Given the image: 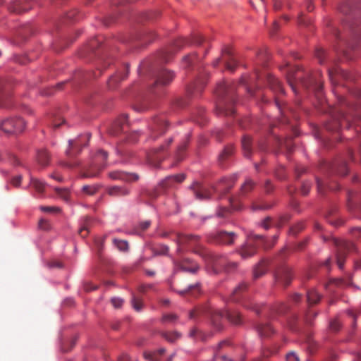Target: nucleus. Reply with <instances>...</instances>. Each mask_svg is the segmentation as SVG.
I'll use <instances>...</instances> for the list:
<instances>
[{"instance_id":"f257e3e1","label":"nucleus","mask_w":361,"mask_h":361,"mask_svg":"<svg viewBox=\"0 0 361 361\" xmlns=\"http://www.w3.org/2000/svg\"><path fill=\"white\" fill-rule=\"evenodd\" d=\"M277 238L276 235H274L273 241L269 243L263 235L250 234L248 237V242L240 250L241 257L245 259L253 256L257 252V247L259 245H262L264 249L272 247Z\"/></svg>"},{"instance_id":"f03ea898","label":"nucleus","mask_w":361,"mask_h":361,"mask_svg":"<svg viewBox=\"0 0 361 361\" xmlns=\"http://www.w3.org/2000/svg\"><path fill=\"white\" fill-rule=\"evenodd\" d=\"M176 240L178 246V252H181L185 247H188L192 249L197 254L201 255L203 258H205L207 256L206 251L204 250L200 243V236L178 233L176 235Z\"/></svg>"},{"instance_id":"7ed1b4c3","label":"nucleus","mask_w":361,"mask_h":361,"mask_svg":"<svg viewBox=\"0 0 361 361\" xmlns=\"http://www.w3.org/2000/svg\"><path fill=\"white\" fill-rule=\"evenodd\" d=\"M332 241L336 247L337 265L339 269H342L347 253L355 250V245L351 242L336 238H333Z\"/></svg>"},{"instance_id":"20e7f679","label":"nucleus","mask_w":361,"mask_h":361,"mask_svg":"<svg viewBox=\"0 0 361 361\" xmlns=\"http://www.w3.org/2000/svg\"><path fill=\"white\" fill-rule=\"evenodd\" d=\"M107 153L103 150H99L94 158L92 164L82 173V177L94 178L97 176L99 171L104 168Z\"/></svg>"},{"instance_id":"39448f33","label":"nucleus","mask_w":361,"mask_h":361,"mask_svg":"<svg viewBox=\"0 0 361 361\" xmlns=\"http://www.w3.org/2000/svg\"><path fill=\"white\" fill-rule=\"evenodd\" d=\"M168 122L164 117L154 118L149 124L148 139L154 141L164 135L168 129Z\"/></svg>"},{"instance_id":"423d86ee","label":"nucleus","mask_w":361,"mask_h":361,"mask_svg":"<svg viewBox=\"0 0 361 361\" xmlns=\"http://www.w3.org/2000/svg\"><path fill=\"white\" fill-rule=\"evenodd\" d=\"M25 126V121L19 117L6 119L0 123V128L8 134L20 133Z\"/></svg>"},{"instance_id":"0eeeda50","label":"nucleus","mask_w":361,"mask_h":361,"mask_svg":"<svg viewBox=\"0 0 361 361\" xmlns=\"http://www.w3.org/2000/svg\"><path fill=\"white\" fill-rule=\"evenodd\" d=\"M226 91V86L224 80L218 83L215 90L214 94L216 97V114L225 116L224 110V94Z\"/></svg>"},{"instance_id":"6e6552de","label":"nucleus","mask_w":361,"mask_h":361,"mask_svg":"<svg viewBox=\"0 0 361 361\" xmlns=\"http://www.w3.org/2000/svg\"><path fill=\"white\" fill-rule=\"evenodd\" d=\"M208 76V73H201L195 82L191 84L187 88V94L190 97H197L202 93L204 86L206 84L205 78Z\"/></svg>"},{"instance_id":"1a4fd4ad","label":"nucleus","mask_w":361,"mask_h":361,"mask_svg":"<svg viewBox=\"0 0 361 361\" xmlns=\"http://www.w3.org/2000/svg\"><path fill=\"white\" fill-rule=\"evenodd\" d=\"M275 282L283 286H288L293 279L291 269L287 266L279 268L274 274Z\"/></svg>"},{"instance_id":"9d476101","label":"nucleus","mask_w":361,"mask_h":361,"mask_svg":"<svg viewBox=\"0 0 361 361\" xmlns=\"http://www.w3.org/2000/svg\"><path fill=\"white\" fill-rule=\"evenodd\" d=\"M208 42L207 40L200 34H194L190 39L178 38L174 42V48L180 49L186 45L191 44L194 45H201L203 43Z\"/></svg>"},{"instance_id":"9b49d317","label":"nucleus","mask_w":361,"mask_h":361,"mask_svg":"<svg viewBox=\"0 0 361 361\" xmlns=\"http://www.w3.org/2000/svg\"><path fill=\"white\" fill-rule=\"evenodd\" d=\"M90 137V135L89 134H86L85 135H80L76 140H69V149L66 152V156L68 158H72L78 154L81 150L80 147V144L85 140L88 141Z\"/></svg>"},{"instance_id":"f8f14e48","label":"nucleus","mask_w":361,"mask_h":361,"mask_svg":"<svg viewBox=\"0 0 361 361\" xmlns=\"http://www.w3.org/2000/svg\"><path fill=\"white\" fill-rule=\"evenodd\" d=\"M128 128V116L126 114H123L112 124L109 129V133L112 135L116 136L121 133H126Z\"/></svg>"},{"instance_id":"ddd939ff","label":"nucleus","mask_w":361,"mask_h":361,"mask_svg":"<svg viewBox=\"0 0 361 361\" xmlns=\"http://www.w3.org/2000/svg\"><path fill=\"white\" fill-rule=\"evenodd\" d=\"M32 0H14L9 6L11 12L20 14L31 9L32 6Z\"/></svg>"},{"instance_id":"4468645a","label":"nucleus","mask_w":361,"mask_h":361,"mask_svg":"<svg viewBox=\"0 0 361 361\" xmlns=\"http://www.w3.org/2000/svg\"><path fill=\"white\" fill-rule=\"evenodd\" d=\"M106 193L113 197H122L130 195V189L126 185H112L106 189Z\"/></svg>"},{"instance_id":"2eb2a0df","label":"nucleus","mask_w":361,"mask_h":361,"mask_svg":"<svg viewBox=\"0 0 361 361\" xmlns=\"http://www.w3.org/2000/svg\"><path fill=\"white\" fill-rule=\"evenodd\" d=\"M190 189L192 190L193 193L197 200H207L211 197V191L204 185L197 182L192 184L190 186Z\"/></svg>"},{"instance_id":"dca6fc26","label":"nucleus","mask_w":361,"mask_h":361,"mask_svg":"<svg viewBox=\"0 0 361 361\" xmlns=\"http://www.w3.org/2000/svg\"><path fill=\"white\" fill-rule=\"evenodd\" d=\"M109 176L113 180H121L126 182H135L139 179V176L136 173H128L121 171L110 172Z\"/></svg>"},{"instance_id":"f3484780","label":"nucleus","mask_w":361,"mask_h":361,"mask_svg":"<svg viewBox=\"0 0 361 361\" xmlns=\"http://www.w3.org/2000/svg\"><path fill=\"white\" fill-rule=\"evenodd\" d=\"M174 78V73L166 69H161L157 74L155 85H166L169 84Z\"/></svg>"},{"instance_id":"a211bd4d","label":"nucleus","mask_w":361,"mask_h":361,"mask_svg":"<svg viewBox=\"0 0 361 361\" xmlns=\"http://www.w3.org/2000/svg\"><path fill=\"white\" fill-rule=\"evenodd\" d=\"M185 178V175L184 173L170 176L161 181V185L164 188H171L173 187L176 183H180L183 182Z\"/></svg>"},{"instance_id":"6ab92c4d","label":"nucleus","mask_w":361,"mask_h":361,"mask_svg":"<svg viewBox=\"0 0 361 361\" xmlns=\"http://www.w3.org/2000/svg\"><path fill=\"white\" fill-rule=\"evenodd\" d=\"M275 103L283 116L282 122H289V119L288 118L289 114H293L294 118H298V116L293 112L291 108L288 107L287 105H284V106H282V104L278 97L275 98Z\"/></svg>"},{"instance_id":"aec40b11","label":"nucleus","mask_w":361,"mask_h":361,"mask_svg":"<svg viewBox=\"0 0 361 361\" xmlns=\"http://www.w3.org/2000/svg\"><path fill=\"white\" fill-rule=\"evenodd\" d=\"M128 68H129L128 65H126L123 67V72H119V73H116V75H112L109 78V80L108 81V85H109V88H114L118 82L125 80L128 77Z\"/></svg>"},{"instance_id":"412c9836","label":"nucleus","mask_w":361,"mask_h":361,"mask_svg":"<svg viewBox=\"0 0 361 361\" xmlns=\"http://www.w3.org/2000/svg\"><path fill=\"white\" fill-rule=\"evenodd\" d=\"M224 320L223 313L219 310H214L211 314V322L212 326L217 330L222 329Z\"/></svg>"},{"instance_id":"4be33fe9","label":"nucleus","mask_w":361,"mask_h":361,"mask_svg":"<svg viewBox=\"0 0 361 361\" xmlns=\"http://www.w3.org/2000/svg\"><path fill=\"white\" fill-rule=\"evenodd\" d=\"M267 80L270 89L274 92L283 93V88L280 81L274 76L268 74Z\"/></svg>"},{"instance_id":"5701e85b","label":"nucleus","mask_w":361,"mask_h":361,"mask_svg":"<svg viewBox=\"0 0 361 361\" xmlns=\"http://www.w3.org/2000/svg\"><path fill=\"white\" fill-rule=\"evenodd\" d=\"M300 83L304 86L306 89L312 87L317 92L322 90V85L320 82H316L314 79L311 76L308 79H300Z\"/></svg>"},{"instance_id":"b1692460","label":"nucleus","mask_w":361,"mask_h":361,"mask_svg":"<svg viewBox=\"0 0 361 361\" xmlns=\"http://www.w3.org/2000/svg\"><path fill=\"white\" fill-rule=\"evenodd\" d=\"M189 142V137H188L185 140H183L178 147L177 150L176 152L175 158L177 161H181L185 154V150L187 149L188 145Z\"/></svg>"},{"instance_id":"393cba45","label":"nucleus","mask_w":361,"mask_h":361,"mask_svg":"<svg viewBox=\"0 0 361 361\" xmlns=\"http://www.w3.org/2000/svg\"><path fill=\"white\" fill-rule=\"evenodd\" d=\"M238 66V59L227 45V71H233Z\"/></svg>"},{"instance_id":"a878e982","label":"nucleus","mask_w":361,"mask_h":361,"mask_svg":"<svg viewBox=\"0 0 361 361\" xmlns=\"http://www.w3.org/2000/svg\"><path fill=\"white\" fill-rule=\"evenodd\" d=\"M268 267V262L267 260H262L255 268L253 276L255 279L264 275Z\"/></svg>"},{"instance_id":"bb28decb","label":"nucleus","mask_w":361,"mask_h":361,"mask_svg":"<svg viewBox=\"0 0 361 361\" xmlns=\"http://www.w3.org/2000/svg\"><path fill=\"white\" fill-rule=\"evenodd\" d=\"M260 336L268 337L274 333L272 327L267 323L259 324L257 327Z\"/></svg>"},{"instance_id":"cd10ccee","label":"nucleus","mask_w":361,"mask_h":361,"mask_svg":"<svg viewBox=\"0 0 361 361\" xmlns=\"http://www.w3.org/2000/svg\"><path fill=\"white\" fill-rule=\"evenodd\" d=\"M242 148L245 157H250L252 153V140L249 136H244L242 140Z\"/></svg>"},{"instance_id":"c85d7f7f","label":"nucleus","mask_w":361,"mask_h":361,"mask_svg":"<svg viewBox=\"0 0 361 361\" xmlns=\"http://www.w3.org/2000/svg\"><path fill=\"white\" fill-rule=\"evenodd\" d=\"M255 185L256 183L252 179L250 178H246L240 188L241 194L246 195L249 193L255 188Z\"/></svg>"},{"instance_id":"c756f323","label":"nucleus","mask_w":361,"mask_h":361,"mask_svg":"<svg viewBox=\"0 0 361 361\" xmlns=\"http://www.w3.org/2000/svg\"><path fill=\"white\" fill-rule=\"evenodd\" d=\"M165 353V349L161 348L158 350L150 352V353H145L144 356L146 360L149 361H159L160 357Z\"/></svg>"},{"instance_id":"7c9ffc66","label":"nucleus","mask_w":361,"mask_h":361,"mask_svg":"<svg viewBox=\"0 0 361 361\" xmlns=\"http://www.w3.org/2000/svg\"><path fill=\"white\" fill-rule=\"evenodd\" d=\"M208 269L212 274H219L221 270V266L219 260L209 258L208 262Z\"/></svg>"},{"instance_id":"2f4dec72","label":"nucleus","mask_w":361,"mask_h":361,"mask_svg":"<svg viewBox=\"0 0 361 361\" xmlns=\"http://www.w3.org/2000/svg\"><path fill=\"white\" fill-rule=\"evenodd\" d=\"M321 295L314 289H311L307 293V300L310 305L316 304L319 302Z\"/></svg>"},{"instance_id":"473e14b6","label":"nucleus","mask_w":361,"mask_h":361,"mask_svg":"<svg viewBox=\"0 0 361 361\" xmlns=\"http://www.w3.org/2000/svg\"><path fill=\"white\" fill-rule=\"evenodd\" d=\"M295 74H298V73L294 71L293 68H288L286 77H287V81L289 83L290 86L291 87L293 92H296V87L295 84V80L298 78L299 77L298 75H295Z\"/></svg>"},{"instance_id":"72a5a7b5","label":"nucleus","mask_w":361,"mask_h":361,"mask_svg":"<svg viewBox=\"0 0 361 361\" xmlns=\"http://www.w3.org/2000/svg\"><path fill=\"white\" fill-rule=\"evenodd\" d=\"M256 56L257 58V60L259 63L262 64H264L269 59V54L267 51V48L262 47L257 50Z\"/></svg>"},{"instance_id":"f704fd0d","label":"nucleus","mask_w":361,"mask_h":361,"mask_svg":"<svg viewBox=\"0 0 361 361\" xmlns=\"http://www.w3.org/2000/svg\"><path fill=\"white\" fill-rule=\"evenodd\" d=\"M49 160V154L46 149H41L37 153V161L42 166L48 164Z\"/></svg>"},{"instance_id":"c9c22d12","label":"nucleus","mask_w":361,"mask_h":361,"mask_svg":"<svg viewBox=\"0 0 361 361\" xmlns=\"http://www.w3.org/2000/svg\"><path fill=\"white\" fill-rule=\"evenodd\" d=\"M190 262V259H185L179 264L180 268L184 271L195 273L199 267L195 263H192L190 267L188 266Z\"/></svg>"},{"instance_id":"e433bc0d","label":"nucleus","mask_w":361,"mask_h":361,"mask_svg":"<svg viewBox=\"0 0 361 361\" xmlns=\"http://www.w3.org/2000/svg\"><path fill=\"white\" fill-rule=\"evenodd\" d=\"M30 185L35 189L39 193H42L45 188V183L37 178H30Z\"/></svg>"},{"instance_id":"4c0bfd02","label":"nucleus","mask_w":361,"mask_h":361,"mask_svg":"<svg viewBox=\"0 0 361 361\" xmlns=\"http://www.w3.org/2000/svg\"><path fill=\"white\" fill-rule=\"evenodd\" d=\"M100 188V185L98 184L94 185H85L82 188V191L86 195H94Z\"/></svg>"},{"instance_id":"58836bf2","label":"nucleus","mask_w":361,"mask_h":361,"mask_svg":"<svg viewBox=\"0 0 361 361\" xmlns=\"http://www.w3.org/2000/svg\"><path fill=\"white\" fill-rule=\"evenodd\" d=\"M114 245L122 252H127L129 248L128 243L126 240L114 238L113 240Z\"/></svg>"},{"instance_id":"ea45409f","label":"nucleus","mask_w":361,"mask_h":361,"mask_svg":"<svg viewBox=\"0 0 361 361\" xmlns=\"http://www.w3.org/2000/svg\"><path fill=\"white\" fill-rule=\"evenodd\" d=\"M90 223V219L88 216H85L83 221V224L81 226V228L79 229V234L82 237L85 238L88 233V227Z\"/></svg>"},{"instance_id":"a19ab883","label":"nucleus","mask_w":361,"mask_h":361,"mask_svg":"<svg viewBox=\"0 0 361 361\" xmlns=\"http://www.w3.org/2000/svg\"><path fill=\"white\" fill-rule=\"evenodd\" d=\"M133 307L137 312L142 310L143 307L142 299L135 295H133L131 300Z\"/></svg>"},{"instance_id":"79ce46f5","label":"nucleus","mask_w":361,"mask_h":361,"mask_svg":"<svg viewBox=\"0 0 361 361\" xmlns=\"http://www.w3.org/2000/svg\"><path fill=\"white\" fill-rule=\"evenodd\" d=\"M226 238L224 231L217 232L211 236V240L216 243H224Z\"/></svg>"},{"instance_id":"37998d69","label":"nucleus","mask_w":361,"mask_h":361,"mask_svg":"<svg viewBox=\"0 0 361 361\" xmlns=\"http://www.w3.org/2000/svg\"><path fill=\"white\" fill-rule=\"evenodd\" d=\"M227 321H230L233 324H238L241 322L240 317L237 312H230L227 310Z\"/></svg>"},{"instance_id":"c03bdc74","label":"nucleus","mask_w":361,"mask_h":361,"mask_svg":"<svg viewBox=\"0 0 361 361\" xmlns=\"http://www.w3.org/2000/svg\"><path fill=\"white\" fill-rule=\"evenodd\" d=\"M162 336L167 340L169 342H174L180 337V334L178 332H164L162 334Z\"/></svg>"},{"instance_id":"a18cd8bd","label":"nucleus","mask_w":361,"mask_h":361,"mask_svg":"<svg viewBox=\"0 0 361 361\" xmlns=\"http://www.w3.org/2000/svg\"><path fill=\"white\" fill-rule=\"evenodd\" d=\"M195 57V54H188L184 56L183 59V66L185 68L189 67L192 63Z\"/></svg>"},{"instance_id":"49530a36","label":"nucleus","mask_w":361,"mask_h":361,"mask_svg":"<svg viewBox=\"0 0 361 361\" xmlns=\"http://www.w3.org/2000/svg\"><path fill=\"white\" fill-rule=\"evenodd\" d=\"M279 143L281 147H285L289 152H291L293 148V144L292 143V140L290 138H286L284 140H279Z\"/></svg>"},{"instance_id":"de8ad7c7","label":"nucleus","mask_w":361,"mask_h":361,"mask_svg":"<svg viewBox=\"0 0 361 361\" xmlns=\"http://www.w3.org/2000/svg\"><path fill=\"white\" fill-rule=\"evenodd\" d=\"M231 211H238L241 208V204L238 198L231 197L229 200Z\"/></svg>"},{"instance_id":"09e8293b","label":"nucleus","mask_w":361,"mask_h":361,"mask_svg":"<svg viewBox=\"0 0 361 361\" xmlns=\"http://www.w3.org/2000/svg\"><path fill=\"white\" fill-rule=\"evenodd\" d=\"M341 324L338 319H332L329 323V329L331 331L337 332L341 329Z\"/></svg>"},{"instance_id":"8fccbe9b","label":"nucleus","mask_w":361,"mask_h":361,"mask_svg":"<svg viewBox=\"0 0 361 361\" xmlns=\"http://www.w3.org/2000/svg\"><path fill=\"white\" fill-rule=\"evenodd\" d=\"M56 192L61 198H63L65 201H68L69 200V192L67 189L64 188H56Z\"/></svg>"},{"instance_id":"3c124183","label":"nucleus","mask_w":361,"mask_h":361,"mask_svg":"<svg viewBox=\"0 0 361 361\" xmlns=\"http://www.w3.org/2000/svg\"><path fill=\"white\" fill-rule=\"evenodd\" d=\"M22 179H23V176L21 175H18V176H13L11 179L10 183L13 186H14L16 188H18L21 184Z\"/></svg>"},{"instance_id":"603ef678","label":"nucleus","mask_w":361,"mask_h":361,"mask_svg":"<svg viewBox=\"0 0 361 361\" xmlns=\"http://www.w3.org/2000/svg\"><path fill=\"white\" fill-rule=\"evenodd\" d=\"M177 319V315L174 314H164L162 317V321L167 323H173Z\"/></svg>"},{"instance_id":"864d4df0","label":"nucleus","mask_w":361,"mask_h":361,"mask_svg":"<svg viewBox=\"0 0 361 361\" xmlns=\"http://www.w3.org/2000/svg\"><path fill=\"white\" fill-rule=\"evenodd\" d=\"M304 229V224H302V223H300V224H298L293 226H292L290 229V232L293 234V235H296L298 234L299 232H300L301 231H302Z\"/></svg>"},{"instance_id":"5fc2aeb1","label":"nucleus","mask_w":361,"mask_h":361,"mask_svg":"<svg viewBox=\"0 0 361 361\" xmlns=\"http://www.w3.org/2000/svg\"><path fill=\"white\" fill-rule=\"evenodd\" d=\"M325 54H326L325 51L322 48H319L316 50L315 56L317 58V59L319 60V62L320 63H322L324 62V59Z\"/></svg>"},{"instance_id":"6e6d98bb","label":"nucleus","mask_w":361,"mask_h":361,"mask_svg":"<svg viewBox=\"0 0 361 361\" xmlns=\"http://www.w3.org/2000/svg\"><path fill=\"white\" fill-rule=\"evenodd\" d=\"M111 301L115 308L121 307L123 303V300L120 298H113Z\"/></svg>"},{"instance_id":"4d7b16f0","label":"nucleus","mask_w":361,"mask_h":361,"mask_svg":"<svg viewBox=\"0 0 361 361\" xmlns=\"http://www.w3.org/2000/svg\"><path fill=\"white\" fill-rule=\"evenodd\" d=\"M264 189L266 193L269 194L274 190V187L272 183L269 180H266V182L264 185Z\"/></svg>"},{"instance_id":"13d9d810","label":"nucleus","mask_w":361,"mask_h":361,"mask_svg":"<svg viewBox=\"0 0 361 361\" xmlns=\"http://www.w3.org/2000/svg\"><path fill=\"white\" fill-rule=\"evenodd\" d=\"M40 209L44 212H60V209L59 207H55L42 206V207H40Z\"/></svg>"},{"instance_id":"bf43d9fd","label":"nucleus","mask_w":361,"mask_h":361,"mask_svg":"<svg viewBox=\"0 0 361 361\" xmlns=\"http://www.w3.org/2000/svg\"><path fill=\"white\" fill-rule=\"evenodd\" d=\"M310 190V183L309 182H304L301 186V192L303 195H307Z\"/></svg>"},{"instance_id":"052dcab7","label":"nucleus","mask_w":361,"mask_h":361,"mask_svg":"<svg viewBox=\"0 0 361 361\" xmlns=\"http://www.w3.org/2000/svg\"><path fill=\"white\" fill-rule=\"evenodd\" d=\"M286 361H300L298 356L294 352H290L286 355Z\"/></svg>"},{"instance_id":"680f3d73","label":"nucleus","mask_w":361,"mask_h":361,"mask_svg":"<svg viewBox=\"0 0 361 361\" xmlns=\"http://www.w3.org/2000/svg\"><path fill=\"white\" fill-rule=\"evenodd\" d=\"M225 159H226V146H224L223 147L222 151L219 156V163L222 166H224V165Z\"/></svg>"},{"instance_id":"e2e57ef3","label":"nucleus","mask_w":361,"mask_h":361,"mask_svg":"<svg viewBox=\"0 0 361 361\" xmlns=\"http://www.w3.org/2000/svg\"><path fill=\"white\" fill-rule=\"evenodd\" d=\"M317 190H318V192L320 193V194H322L323 192H324V190L326 189V185L325 184L322 182V180L317 178Z\"/></svg>"},{"instance_id":"0e129e2a","label":"nucleus","mask_w":361,"mask_h":361,"mask_svg":"<svg viewBox=\"0 0 361 361\" xmlns=\"http://www.w3.org/2000/svg\"><path fill=\"white\" fill-rule=\"evenodd\" d=\"M236 235L233 232H227V245H231L234 243Z\"/></svg>"},{"instance_id":"69168bd1","label":"nucleus","mask_w":361,"mask_h":361,"mask_svg":"<svg viewBox=\"0 0 361 361\" xmlns=\"http://www.w3.org/2000/svg\"><path fill=\"white\" fill-rule=\"evenodd\" d=\"M63 122V119L59 118H56L55 120H53L50 125L52 126L53 128L56 129L59 128Z\"/></svg>"},{"instance_id":"338daca9","label":"nucleus","mask_w":361,"mask_h":361,"mask_svg":"<svg viewBox=\"0 0 361 361\" xmlns=\"http://www.w3.org/2000/svg\"><path fill=\"white\" fill-rule=\"evenodd\" d=\"M154 37V33L153 32H149L143 37L142 40L145 43L150 42L152 40Z\"/></svg>"},{"instance_id":"774afa93","label":"nucleus","mask_w":361,"mask_h":361,"mask_svg":"<svg viewBox=\"0 0 361 361\" xmlns=\"http://www.w3.org/2000/svg\"><path fill=\"white\" fill-rule=\"evenodd\" d=\"M39 227L43 230H48L49 228V224L45 219H41L39 221Z\"/></svg>"}]
</instances>
